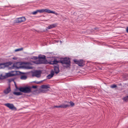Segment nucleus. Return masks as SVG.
<instances>
[{
    "label": "nucleus",
    "mask_w": 128,
    "mask_h": 128,
    "mask_svg": "<svg viewBox=\"0 0 128 128\" xmlns=\"http://www.w3.org/2000/svg\"><path fill=\"white\" fill-rule=\"evenodd\" d=\"M56 26V24H53L49 26L47 28L49 29H51L54 27Z\"/></svg>",
    "instance_id": "18"
},
{
    "label": "nucleus",
    "mask_w": 128,
    "mask_h": 128,
    "mask_svg": "<svg viewBox=\"0 0 128 128\" xmlns=\"http://www.w3.org/2000/svg\"><path fill=\"white\" fill-rule=\"evenodd\" d=\"M74 61L76 63L78 64L79 66H83L84 64V62L83 61V60H74Z\"/></svg>",
    "instance_id": "7"
},
{
    "label": "nucleus",
    "mask_w": 128,
    "mask_h": 128,
    "mask_svg": "<svg viewBox=\"0 0 128 128\" xmlns=\"http://www.w3.org/2000/svg\"><path fill=\"white\" fill-rule=\"evenodd\" d=\"M54 107H56V108H60V105L59 106H54Z\"/></svg>",
    "instance_id": "30"
},
{
    "label": "nucleus",
    "mask_w": 128,
    "mask_h": 128,
    "mask_svg": "<svg viewBox=\"0 0 128 128\" xmlns=\"http://www.w3.org/2000/svg\"><path fill=\"white\" fill-rule=\"evenodd\" d=\"M23 48H21L16 49L14 51L15 52H18L22 50H23Z\"/></svg>",
    "instance_id": "20"
},
{
    "label": "nucleus",
    "mask_w": 128,
    "mask_h": 128,
    "mask_svg": "<svg viewBox=\"0 0 128 128\" xmlns=\"http://www.w3.org/2000/svg\"><path fill=\"white\" fill-rule=\"evenodd\" d=\"M41 72L40 71H36L33 72L32 76H35L37 78H39L41 76Z\"/></svg>",
    "instance_id": "6"
},
{
    "label": "nucleus",
    "mask_w": 128,
    "mask_h": 128,
    "mask_svg": "<svg viewBox=\"0 0 128 128\" xmlns=\"http://www.w3.org/2000/svg\"><path fill=\"white\" fill-rule=\"evenodd\" d=\"M6 66V63H2L0 64V69L4 68Z\"/></svg>",
    "instance_id": "16"
},
{
    "label": "nucleus",
    "mask_w": 128,
    "mask_h": 128,
    "mask_svg": "<svg viewBox=\"0 0 128 128\" xmlns=\"http://www.w3.org/2000/svg\"><path fill=\"white\" fill-rule=\"evenodd\" d=\"M13 94L16 95H20L22 94V93L20 92H14Z\"/></svg>",
    "instance_id": "19"
},
{
    "label": "nucleus",
    "mask_w": 128,
    "mask_h": 128,
    "mask_svg": "<svg viewBox=\"0 0 128 128\" xmlns=\"http://www.w3.org/2000/svg\"><path fill=\"white\" fill-rule=\"evenodd\" d=\"M70 106L69 104H62L60 105V107L61 108H66L67 107H68Z\"/></svg>",
    "instance_id": "15"
},
{
    "label": "nucleus",
    "mask_w": 128,
    "mask_h": 128,
    "mask_svg": "<svg viewBox=\"0 0 128 128\" xmlns=\"http://www.w3.org/2000/svg\"><path fill=\"white\" fill-rule=\"evenodd\" d=\"M17 71H14L6 73L4 76H3L1 74L0 75V79H3L6 78L16 76L17 74Z\"/></svg>",
    "instance_id": "2"
},
{
    "label": "nucleus",
    "mask_w": 128,
    "mask_h": 128,
    "mask_svg": "<svg viewBox=\"0 0 128 128\" xmlns=\"http://www.w3.org/2000/svg\"><path fill=\"white\" fill-rule=\"evenodd\" d=\"M44 12H46L48 13L54 14L56 15L58 14L57 13L55 12H54L51 10L47 9H44Z\"/></svg>",
    "instance_id": "10"
},
{
    "label": "nucleus",
    "mask_w": 128,
    "mask_h": 128,
    "mask_svg": "<svg viewBox=\"0 0 128 128\" xmlns=\"http://www.w3.org/2000/svg\"><path fill=\"white\" fill-rule=\"evenodd\" d=\"M6 106L11 109L15 108L14 105L12 104L7 103L5 104Z\"/></svg>",
    "instance_id": "11"
},
{
    "label": "nucleus",
    "mask_w": 128,
    "mask_h": 128,
    "mask_svg": "<svg viewBox=\"0 0 128 128\" xmlns=\"http://www.w3.org/2000/svg\"><path fill=\"white\" fill-rule=\"evenodd\" d=\"M10 91V88L9 87L6 89L4 91V93L6 94H7L9 93Z\"/></svg>",
    "instance_id": "17"
},
{
    "label": "nucleus",
    "mask_w": 128,
    "mask_h": 128,
    "mask_svg": "<svg viewBox=\"0 0 128 128\" xmlns=\"http://www.w3.org/2000/svg\"><path fill=\"white\" fill-rule=\"evenodd\" d=\"M37 88V86H32V88Z\"/></svg>",
    "instance_id": "29"
},
{
    "label": "nucleus",
    "mask_w": 128,
    "mask_h": 128,
    "mask_svg": "<svg viewBox=\"0 0 128 128\" xmlns=\"http://www.w3.org/2000/svg\"><path fill=\"white\" fill-rule=\"evenodd\" d=\"M19 90L24 93H29L31 92V88L29 86H26L20 88Z\"/></svg>",
    "instance_id": "4"
},
{
    "label": "nucleus",
    "mask_w": 128,
    "mask_h": 128,
    "mask_svg": "<svg viewBox=\"0 0 128 128\" xmlns=\"http://www.w3.org/2000/svg\"><path fill=\"white\" fill-rule=\"evenodd\" d=\"M40 82H36V83L38 84L40 83Z\"/></svg>",
    "instance_id": "32"
},
{
    "label": "nucleus",
    "mask_w": 128,
    "mask_h": 128,
    "mask_svg": "<svg viewBox=\"0 0 128 128\" xmlns=\"http://www.w3.org/2000/svg\"><path fill=\"white\" fill-rule=\"evenodd\" d=\"M38 12V10H36V11L32 13V14H36Z\"/></svg>",
    "instance_id": "26"
},
{
    "label": "nucleus",
    "mask_w": 128,
    "mask_h": 128,
    "mask_svg": "<svg viewBox=\"0 0 128 128\" xmlns=\"http://www.w3.org/2000/svg\"><path fill=\"white\" fill-rule=\"evenodd\" d=\"M26 20V19L24 17L18 18L15 20V22L16 23H20L24 22Z\"/></svg>",
    "instance_id": "8"
},
{
    "label": "nucleus",
    "mask_w": 128,
    "mask_h": 128,
    "mask_svg": "<svg viewBox=\"0 0 128 128\" xmlns=\"http://www.w3.org/2000/svg\"><path fill=\"white\" fill-rule=\"evenodd\" d=\"M54 70L55 72L57 74L59 72L58 68L57 66H55L54 68Z\"/></svg>",
    "instance_id": "14"
},
{
    "label": "nucleus",
    "mask_w": 128,
    "mask_h": 128,
    "mask_svg": "<svg viewBox=\"0 0 128 128\" xmlns=\"http://www.w3.org/2000/svg\"><path fill=\"white\" fill-rule=\"evenodd\" d=\"M17 58L16 57H14L12 58V59L14 60H16L17 59Z\"/></svg>",
    "instance_id": "28"
},
{
    "label": "nucleus",
    "mask_w": 128,
    "mask_h": 128,
    "mask_svg": "<svg viewBox=\"0 0 128 128\" xmlns=\"http://www.w3.org/2000/svg\"><path fill=\"white\" fill-rule=\"evenodd\" d=\"M20 67V64L19 62L16 63L13 66V68L16 69H18Z\"/></svg>",
    "instance_id": "9"
},
{
    "label": "nucleus",
    "mask_w": 128,
    "mask_h": 128,
    "mask_svg": "<svg viewBox=\"0 0 128 128\" xmlns=\"http://www.w3.org/2000/svg\"><path fill=\"white\" fill-rule=\"evenodd\" d=\"M30 64H26L24 66V68L27 69H32V67L30 65Z\"/></svg>",
    "instance_id": "13"
},
{
    "label": "nucleus",
    "mask_w": 128,
    "mask_h": 128,
    "mask_svg": "<svg viewBox=\"0 0 128 128\" xmlns=\"http://www.w3.org/2000/svg\"><path fill=\"white\" fill-rule=\"evenodd\" d=\"M126 31L128 33V27H127L126 29Z\"/></svg>",
    "instance_id": "31"
},
{
    "label": "nucleus",
    "mask_w": 128,
    "mask_h": 128,
    "mask_svg": "<svg viewBox=\"0 0 128 128\" xmlns=\"http://www.w3.org/2000/svg\"><path fill=\"white\" fill-rule=\"evenodd\" d=\"M117 87L116 85V84H114L110 86V88H114Z\"/></svg>",
    "instance_id": "24"
},
{
    "label": "nucleus",
    "mask_w": 128,
    "mask_h": 128,
    "mask_svg": "<svg viewBox=\"0 0 128 128\" xmlns=\"http://www.w3.org/2000/svg\"><path fill=\"white\" fill-rule=\"evenodd\" d=\"M37 58V57L36 56H34L31 58V59L34 60H36Z\"/></svg>",
    "instance_id": "27"
},
{
    "label": "nucleus",
    "mask_w": 128,
    "mask_h": 128,
    "mask_svg": "<svg viewBox=\"0 0 128 128\" xmlns=\"http://www.w3.org/2000/svg\"><path fill=\"white\" fill-rule=\"evenodd\" d=\"M58 62L62 63L63 66L65 67H69L70 66V61L69 59L68 58H65L62 60L58 61L54 60V61L49 62V64H57Z\"/></svg>",
    "instance_id": "1"
},
{
    "label": "nucleus",
    "mask_w": 128,
    "mask_h": 128,
    "mask_svg": "<svg viewBox=\"0 0 128 128\" xmlns=\"http://www.w3.org/2000/svg\"><path fill=\"white\" fill-rule=\"evenodd\" d=\"M38 61H35L33 62L34 63L37 64L45 63L46 56H45L39 55L38 56Z\"/></svg>",
    "instance_id": "3"
},
{
    "label": "nucleus",
    "mask_w": 128,
    "mask_h": 128,
    "mask_svg": "<svg viewBox=\"0 0 128 128\" xmlns=\"http://www.w3.org/2000/svg\"><path fill=\"white\" fill-rule=\"evenodd\" d=\"M44 9H42L41 10H38V12L40 13H42L44 12Z\"/></svg>",
    "instance_id": "22"
},
{
    "label": "nucleus",
    "mask_w": 128,
    "mask_h": 128,
    "mask_svg": "<svg viewBox=\"0 0 128 128\" xmlns=\"http://www.w3.org/2000/svg\"><path fill=\"white\" fill-rule=\"evenodd\" d=\"M123 99L125 101H128V96H126L124 97Z\"/></svg>",
    "instance_id": "23"
},
{
    "label": "nucleus",
    "mask_w": 128,
    "mask_h": 128,
    "mask_svg": "<svg viewBox=\"0 0 128 128\" xmlns=\"http://www.w3.org/2000/svg\"><path fill=\"white\" fill-rule=\"evenodd\" d=\"M41 87L42 89L40 90V91L42 92H45L49 90L48 88H50V86L48 85H43Z\"/></svg>",
    "instance_id": "5"
},
{
    "label": "nucleus",
    "mask_w": 128,
    "mask_h": 128,
    "mask_svg": "<svg viewBox=\"0 0 128 128\" xmlns=\"http://www.w3.org/2000/svg\"><path fill=\"white\" fill-rule=\"evenodd\" d=\"M70 104L72 106H74V103L72 102H70Z\"/></svg>",
    "instance_id": "25"
},
{
    "label": "nucleus",
    "mask_w": 128,
    "mask_h": 128,
    "mask_svg": "<svg viewBox=\"0 0 128 128\" xmlns=\"http://www.w3.org/2000/svg\"><path fill=\"white\" fill-rule=\"evenodd\" d=\"M26 76H22L20 77V78L22 80H26Z\"/></svg>",
    "instance_id": "21"
},
{
    "label": "nucleus",
    "mask_w": 128,
    "mask_h": 128,
    "mask_svg": "<svg viewBox=\"0 0 128 128\" xmlns=\"http://www.w3.org/2000/svg\"><path fill=\"white\" fill-rule=\"evenodd\" d=\"M54 74V73L53 70L51 71L50 74L47 76V78L49 79L52 78Z\"/></svg>",
    "instance_id": "12"
}]
</instances>
